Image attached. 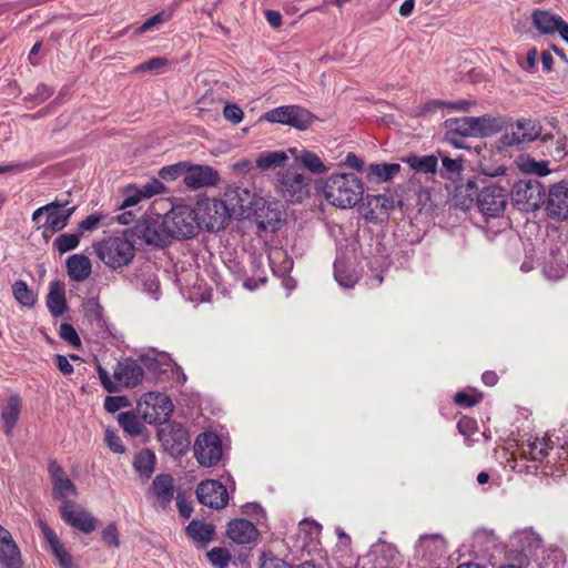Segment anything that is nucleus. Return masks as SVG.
I'll list each match as a JSON object with an SVG mask.
<instances>
[{
    "label": "nucleus",
    "instance_id": "obj_1",
    "mask_svg": "<svg viewBox=\"0 0 568 568\" xmlns=\"http://www.w3.org/2000/svg\"><path fill=\"white\" fill-rule=\"evenodd\" d=\"M444 140L456 149H466L465 138L489 136L500 130L498 121L487 114L450 118L444 122Z\"/></svg>",
    "mask_w": 568,
    "mask_h": 568
},
{
    "label": "nucleus",
    "instance_id": "obj_2",
    "mask_svg": "<svg viewBox=\"0 0 568 568\" xmlns=\"http://www.w3.org/2000/svg\"><path fill=\"white\" fill-rule=\"evenodd\" d=\"M459 194L465 195L470 202L476 200L479 211L489 217L499 216L507 206L508 190L498 183L483 181L479 187L475 181H468L458 187Z\"/></svg>",
    "mask_w": 568,
    "mask_h": 568
},
{
    "label": "nucleus",
    "instance_id": "obj_3",
    "mask_svg": "<svg viewBox=\"0 0 568 568\" xmlns=\"http://www.w3.org/2000/svg\"><path fill=\"white\" fill-rule=\"evenodd\" d=\"M325 199L339 209H352L363 199L364 185L353 173L332 174L323 186Z\"/></svg>",
    "mask_w": 568,
    "mask_h": 568
},
{
    "label": "nucleus",
    "instance_id": "obj_4",
    "mask_svg": "<svg viewBox=\"0 0 568 568\" xmlns=\"http://www.w3.org/2000/svg\"><path fill=\"white\" fill-rule=\"evenodd\" d=\"M93 248L98 257L112 270L128 266L135 256L134 245L123 235L109 236L95 242Z\"/></svg>",
    "mask_w": 568,
    "mask_h": 568
},
{
    "label": "nucleus",
    "instance_id": "obj_5",
    "mask_svg": "<svg viewBox=\"0 0 568 568\" xmlns=\"http://www.w3.org/2000/svg\"><path fill=\"white\" fill-rule=\"evenodd\" d=\"M311 182L301 168L290 165L278 173L276 189L286 202L301 203L311 195Z\"/></svg>",
    "mask_w": 568,
    "mask_h": 568
},
{
    "label": "nucleus",
    "instance_id": "obj_6",
    "mask_svg": "<svg viewBox=\"0 0 568 568\" xmlns=\"http://www.w3.org/2000/svg\"><path fill=\"white\" fill-rule=\"evenodd\" d=\"M164 219L171 240L191 239L196 235L200 229L195 207L192 209L187 205L171 209L164 215Z\"/></svg>",
    "mask_w": 568,
    "mask_h": 568
},
{
    "label": "nucleus",
    "instance_id": "obj_7",
    "mask_svg": "<svg viewBox=\"0 0 568 568\" xmlns=\"http://www.w3.org/2000/svg\"><path fill=\"white\" fill-rule=\"evenodd\" d=\"M195 212L200 227L209 232L223 230L232 219L223 199H204L196 202Z\"/></svg>",
    "mask_w": 568,
    "mask_h": 568
},
{
    "label": "nucleus",
    "instance_id": "obj_8",
    "mask_svg": "<svg viewBox=\"0 0 568 568\" xmlns=\"http://www.w3.org/2000/svg\"><path fill=\"white\" fill-rule=\"evenodd\" d=\"M545 195L546 187L535 179L519 180L511 189L514 205L526 212L538 210L545 203Z\"/></svg>",
    "mask_w": 568,
    "mask_h": 568
},
{
    "label": "nucleus",
    "instance_id": "obj_9",
    "mask_svg": "<svg viewBox=\"0 0 568 568\" xmlns=\"http://www.w3.org/2000/svg\"><path fill=\"white\" fill-rule=\"evenodd\" d=\"M132 235L148 245L164 247L171 243L164 216H145L136 221Z\"/></svg>",
    "mask_w": 568,
    "mask_h": 568
},
{
    "label": "nucleus",
    "instance_id": "obj_10",
    "mask_svg": "<svg viewBox=\"0 0 568 568\" xmlns=\"http://www.w3.org/2000/svg\"><path fill=\"white\" fill-rule=\"evenodd\" d=\"M193 450L201 466L212 467L222 458L221 438L214 433H202L196 437Z\"/></svg>",
    "mask_w": 568,
    "mask_h": 568
},
{
    "label": "nucleus",
    "instance_id": "obj_11",
    "mask_svg": "<svg viewBox=\"0 0 568 568\" xmlns=\"http://www.w3.org/2000/svg\"><path fill=\"white\" fill-rule=\"evenodd\" d=\"M258 229L275 232L284 220L283 204L280 201L258 199L253 209Z\"/></svg>",
    "mask_w": 568,
    "mask_h": 568
},
{
    "label": "nucleus",
    "instance_id": "obj_12",
    "mask_svg": "<svg viewBox=\"0 0 568 568\" xmlns=\"http://www.w3.org/2000/svg\"><path fill=\"white\" fill-rule=\"evenodd\" d=\"M163 447L173 456L184 454L190 446L189 432L179 423H169L158 432Z\"/></svg>",
    "mask_w": 568,
    "mask_h": 568
},
{
    "label": "nucleus",
    "instance_id": "obj_13",
    "mask_svg": "<svg viewBox=\"0 0 568 568\" xmlns=\"http://www.w3.org/2000/svg\"><path fill=\"white\" fill-rule=\"evenodd\" d=\"M223 201L232 217L242 219L248 216L255 205V196L245 187H227Z\"/></svg>",
    "mask_w": 568,
    "mask_h": 568
},
{
    "label": "nucleus",
    "instance_id": "obj_14",
    "mask_svg": "<svg viewBox=\"0 0 568 568\" xmlns=\"http://www.w3.org/2000/svg\"><path fill=\"white\" fill-rule=\"evenodd\" d=\"M60 515L65 524L84 534H91L97 529L98 521L93 515L71 500L61 504Z\"/></svg>",
    "mask_w": 568,
    "mask_h": 568
},
{
    "label": "nucleus",
    "instance_id": "obj_15",
    "mask_svg": "<svg viewBox=\"0 0 568 568\" xmlns=\"http://www.w3.org/2000/svg\"><path fill=\"white\" fill-rule=\"evenodd\" d=\"M197 500L207 507L222 509L229 503L226 487L219 480L207 479L199 484L196 488Z\"/></svg>",
    "mask_w": 568,
    "mask_h": 568
},
{
    "label": "nucleus",
    "instance_id": "obj_16",
    "mask_svg": "<svg viewBox=\"0 0 568 568\" xmlns=\"http://www.w3.org/2000/svg\"><path fill=\"white\" fill-rule=\"evenodd\" d=\"M220 181L219 172L209 165L191 164L186 162L184 184L192 189L197 190L207 186H214Z\"/></svg>",
    "mask_w": 568,
    "mask_h": 568
},
{
    "label": "nucleus",
    "instance_id": "obj_17",
    "mask_svg": "<svg viewBox=\"0 0 568 568\" xmlns=\"http://www.w3.org/2000/svg\"><path fill=\"white\" fill-rule=\"evenodd\" d=\"M547 214L558 221L568 219V186L560 182L550 186L546 201Z\"/></svg>",
    "mask_w": 568,
    "mask_h": 568
},
{
    "label": "nucleus",
    "instance_id": "obj_18",
    "mask_svg": "<svg viewBox=\"0 0 568 568\" xmlns=\"http://www.w3.org/2000/svg\"><path fill=\"white\" fill-rule=\"evenodd\" d=\"M54 209L49 210L42 229L47 232L57 233L63 230L70 221V217L77 210V206L67 207L69 201L54 200L50 202Z\"/></svg>",
    "mask_w": 568,
    "mask_h": 568
},
{
    "label": "nucleus",
    "instance_id": "obj_19",
    "mask_svg": "<svg viewBox=\"0 0 568 568\" xmlns=\"http://www.w3.org/2000/svg\"><path fill=\"white\" fill-rule=\"evenodd\" d=\"M149 494L154 498V506L165 509L174 497V479L170 474L154 477Z\"/></svg>",
    "mask_w": 568,
    "mask_h": 568
},
{
    "label": "nucleus",
    "instance_id": "obj_20",
    "mask_svg": "<svg viewBox=\"0 0 568 568\" xmlns=\"http://www.w3.org/2000/svg\"><path fill=\"white\" fill-rule=\"evenodd\" d=\"M226 536L237 545H248L257 540L258 530L250 520L237 518L229 521Z\"/></svg>",
    "mask_w": 568,
    "mask_h": 568
},
{
    "label": "nucleus",
    "instance_id": "obj_21",
    "mask_svg": "<svg viewBox=\"0 0 568 568\" xmlns=\"http://www.w3.org/2000/svg\"><path fill=\"white\" fill-rule=\"evenodd\" d=\"M114 377L125 387H135L142 382L144 371L136 361L124 358L118 363Z\"/></svg>",
    "mask_w": 568,
    "mask_h": 568
},
{
    "label": "nucleus",
    "instance_id": "obj_22",
    "mask_svg": "<svg viewBox=\"0 0 568 568\" xmlns=\"http://www.w3.org/2000/svg\"><path fill=\"white\" fill-rule=\"evenodd\" d=\"M366 207L364 216L367 221H376L377 214H384L385 216L394 207V200L388 194H367L366 195Z\"/></svg>",
    "mask_w": 568,
    "mask_h": 568
},
{
    "label": "nucleus",
    "instance_id": "obj_23",
    "mask_svg": "<svg viewBox=\"0 0 568 568\" xmlns=\"http://www.w3.org/2000/svg\"><path fill=\"white\" fill-rule=\"evenodd\" d=\"M540 134V126L535 121L519 120L511 136L506 135V144H521L536 140Z\"/></svg>",
    "mask_w": 568,
    "mask_h": 568
},
{
    "label": "nucleus",
    "instance_id": "obj_24",
    "mask_svg": "<svg viewBox=\"0 0 568 568\" xmlns=\"http://www.w3.org/2000/svg\"><path fill=\"white\" fill-rule=\"evenodd\" d=\"M288 151L295 156L294 165L298 168L302 166L316 175L324 174L328 171V168L316 153L308 150H302L296 153L297 150L295 148L288 149Z\"/></svg>",
    "mask_w": 568,
    "mask_h": 568
},
{
    "label": "nucleus",
    "instance_id": "obj_25",
    "mask_svg": "<svg viewBox=\"0 0 568 568\" xmlns=\"http://www.w3.org/2000/svg\"><path fill=\"white\" fill-rule=\"evenodd\" d=\"M145 403L148 405H152L156 413V416L153 419H151L150 423L162 424L166 422L173 413L174 407L171 398L163 394L149 393L146 395Z\"/></svg>",
    "mask_w": 568,
    "mask_h": 568
},
{
    "label": "nucleus",
    "instance_id": "obj_26",
    "mask_svg": "<svg viewBox=\"0 0 568 568\" xmlns=\"http://www.w3.org/2000/svg\"><path fill=\"white\" fill-rule=\"evenodd\" d=\"M67 271L71 280L82 282L90 276L92 264L87 255L73 254L67 260Z\"/></svg>",
    "mask_w": 568,
    "mask_h": 568
},
{
    "label": "nucleus",
    "instance_id": "obj_27",
    "mask_svg": "<svg viewBox=\"0 0 568 568\" xmlns=\"http://www.w3.org/2000/svg\"><path fill=\"white\" fill-rule=\"evenodd\" d=\"M47 306L54 317H59L67 311V300L64 284L59 281L50 283L49 294L47 296Z\"/></svg>",
    "mask_w": 568,
    "mask_h": 568
},
{
    "label": "nucleus",
    "instance_id": "obj_28",
    "mask_svg": "<svg viewBox=\"0 0 568 568\" xmlns=\"http://www.w3.org/2000/svg\"><path fill=\"white\" fill-rule=\"evenodd\" d=\"M561 17L547 10H535L531 14L534 27L542 34H554L557 32Z\"/></svg>",
    "mask_w": 568,
    "mask_h": 568
},
{
    "label": "nucleus",
    "instance_id": "obj_29",
    "mask_svg": "<svg viewBox=\"0 0 568 568\" xmlns=\"http://www.w3.org/2000/svg\"><path fill=\"white\" fill-rule=\"evenodd\" d=\"M185 531L192 540L199 542L204 548L213 539L215 527L212 524L192 520L186 526Z\"/></svg>",
    "mask_w": 568,
    "mask_h": 568
},
{
    "label": "nucleus",
    "instance_id": "obj_30",
    "mask_svg": "<svg viewBox=\"0 0 568 568\" xmlns=\"http://www.w3.org/2000/svg\"><path fill=\"white\" fill-rule=\"evenodd\" d=\"M20 410L21 398L19 397V395L13 394L8 398L6 406L1 412V419L3 422L4 433L7 436L11 435L12 429L16 426L17 420L19 418Z\"/></svg>",
    "mask_w": 568,
    "mask_h": 568
},
{
    "label": "nucleus",
    "instance_id": "obj_31",
    "mask_svg": "<svg viewBox=\"0 0 568 568\" xmlns=\"http://www.w3.org/2000/svg\"><path fill=\"white\" fill-rule=\"evenodd\" d=\"M0 565L2 568H23L20 549L13 539L0 544Z\"/></svg>",
    "mask_w": 568,
    "mask_h": 568
},
{
    "label": "nucleus",
    "instance_id": "obj_32",
    "mask_svg": "<svg viewBox=\"0 0 568 568\" xmlns=\"http://www.w3.org/2000/svg\"><path fill=\"white\" fill-rule=\"evenodd\" d=\"M412 170L423 173H435L438 166V159L435 155H408L403 159Z\"/></svg>",
    "mask_w": 568,
    "mask_h": 568
},
{
    "label": "nucleus",
    "instance_id": "obj_33",
    "mask_svg": "<svg viewBox=\"0 0 568 568\" xmlns=\"http://www.w3.org/2000/svg\"><path fill=\"white\" fill-rule=\"evenodd\" d=\"M400 171L398 163H378L369 164L367 175L375 178L377 182H387Z\"/></svg>",
    "mask_w": 568,
    "mask_h": 568
},
{
    "label": "nucleus",
    "instance_id": "obj_34",
    "mask_svg": "<svg viewBox=\"0 0 568 568\" xmlns=\"http://www.w3.org/2000/svg\"><path fill=\"white\" fill-rule=\"evenodd\" d=\"M154 465L155 455L149 448L141 449L136 454L133 462V466L136 473H139L142 476H145L146 478H149L151 474L154 471Z\"/></svg>",
    "mask_w": 568,
    "mask_h": 568
},
{
    "label": "nucleus",
    "instance_id": "obj_35",
    "mask_svg": "<svg viewBox=\"0 0 568 568\" xmlns=\"http://www.w3.org/2000/svg\"><path fill=\"white\" fill-rule=\"evenodd\" d=\"M315 121V116L305 108L293 105V112L290 115L288 125L304 131Z\"/></svg>",
    "mask_w": 568,
    "mask_h": 568
},
{
    "label": "nucleus",
    "instance_id": "obj_36",
    "mask_svg": "<svg viewBox=\"0 0 568 568\" xmlns=\"http://www.w3.org/2000/svg\"><path fill=\"white\" fill-rule=\"evenodd\" d=\"M12 294L16 301L26 307H32L37 302V295L22 280H18L12 284Z\"/></svg>",
    "mask_w": 568,
    "mask_h": 568
},
{
    "label": "nucleus",
    "instance_id": "obj_37",
    "mask_svg": "<svg viewBox=\"0 0 568 568\" xmlns=\"http://www.w3.org/2000/svg\"><path fill=\"white\" fill-rule=\"evenodd\" d=\"M118 422L122 429L131 436H139L144 429L143 424L133 412L121 413Z\"/></svg>",
    "mask_w": 568,
    "mask_h": 568
},
{
    "label": "nucleus",
    "instance_id": "obj_38",
    "mask_svg": "<svg viewBox=\"0 0 568 568\" xmlns=\"http://www.w3.org/2000/svg\"><path fill=\"white\" fill-rule=\"evenodd\" d=\"M77 487L68 478H58L52 484V496L54 499H59L64 503V500H69L68 496H75Z\"/></svg>",
    "mask_w": 568,
    "mask_h": 568
},
{
    "label": "nucleus",
    "instance_id": "obj_39",
    "mask_svg": "<svg viewBox=\"0 0 568 568\" xmlns=\"http://www.w3.org/2000/svg\"><path fill=\"white\" fill-rule=\"evenodd\" d=\"M286 160L287 155L284 151L264 152L256 159V165L261 170H268L280 166Z\"/></svg>",
    "mask_w": 568,
    "mask_h": 568
},
{
    "label": "nucleus",
    "instance_id": "obj_40",
    "mask_svg": "<svg viewBox=\"0 0 568 568\" xmlns=\"http://www.w3.org/2000/svg\"><path fill=\"white\" fill-rule=\"evenodd\" d=\"M80 233H63L57 236L53 241V247L60 253L64 254L78 247L80 243Z\"/></svg>",
    "mask_w": 568,
    "mask_h": 568
},
{
    "label": "nucleus",
    "instance_id": "obj_41",
    "mask_svg": "<svg viewBox=\"0 0 568 568\" xmlns=\"http://www.w3.org/2000/svg\"><path fill=\"white\" fill-rule=\"evenodd\" d=\"M292 112L293 105H282L267 111L263 118L271 123L288 125L290 115Z\"/></svg>",
    "mask_w": 568,
    "mask_h": 568
},
{
    "label": "nucleus",
    "instance_id": "obj_42",
    "mask_svg": "<svg viewBox=\"0 0 568 568\" xmlns=\"http://www.w3.org/2000/svg\"><path fill=\"white\" fill-rule=\"evenodd\" d=\"M84 315L90 322L97 323V325L102 326L104 324V320L102 317V306L95 298H89L83 304Z\"/></svg>",
    "mask_w": 568,
    "mask_h": 568
},
{
    "label": "nucleus",
    "instance_id": "obj_43",
    "mask_svg": "<svg viewBox=\"0 0 568 568\" xmlns=\"http://www.w3.org/2000/svg\"><path fill=\"white\" fill-rule=\"evenodd\" d=\"M209 561L215 568H226L230 560L231 554L226 548L214 547L206 554Z\"/></svg>",
    "mask_w": 568,
    "mask_h": 568
},
{
    "label": "nucleus",
    "instance_id": "obj_44",
    "mask_svg": "<svg viewBox=\"0 0 568 568\" xmlns=\"http://www.w3.org/2000/svg\"><path fill=\"white\" fill-rule=\"evenodd\" d=\"M549 443L547 438H535L529 443V454L532 460L542 462L549 454Z\"/></svg>",
    "mask_w": 568,
    "mask_h": 568
},
{
    "label": "nucleus",
    "instance_id": "obj_45",
    "mask_svg": "<svg viewBox=\"0 0 568 568\" xmlns=\"http://www.w3.org/2000/svg\"><path fill=\"white\" fill-rule=\"evenodd\" d=\"M186 162H179L160 169L159 176L165 181H174L181 176L185 178Z\"/></svg>",
    "mask_w": 568,
    "mask_h": 568
},
{
    "label": "nucleus",
    "instance_id": "obj_46",
    "mask_svg": "<svg viewBox=\"0 0 568 568\" xmlns=\"http://www.w3.org/2000/svg\"><path fill=\"white\" fill-rule=\"evenodd\" d=\"M169 64V60L164 57H155L143 63H140L136 68V72L153 71L156 74L163 73Z\"/></svg>",
    "mask_w": 568,
    "mask_h": 568
},
{
    "label": "nucleus",
    "instance_id": "obj_47",
    "mask_svg": "<svg viewBox=\"0 0 568 568\" xmlns=\"http://www.w3.org/2000/svg\"><path fill=\"white\" fill-rule=\"evenodd\" d=\"M334 276L343 287H352L357 281L355 275L346 273L345 264L341 260H336L334 263Z\"/></svg>",
    "mask_w": 568,
    "mask_h": 568
},
{
    "label": "nucleus",
    "instance_id": "obj_48",
    "mask_svg": "<svg viewBox=\"0 0 568 568\" xmlns=\"http://www.w3.org/2000/svg\"><path fill=\"white\" fill-rule=\"evenodd\" d=\"M60 337L73 347L81 346V339L75 328L69 323H62L59 331Z\"/></svg>",
    "mask_w": 568,
    "mask_h": 568
},
{
    "label": "nucleus",
    "instance_id": "obj_49",
    "mask_svg": "<svg viewBox=\"0 0 568 568\" xmlns=\"http://www.w3.org/2000/svg\"><path fill=\"white\" fill-rule=\"evenodd\" d=\"M144 196L142 195L140 189L131 185L128 186L124 191V197L122 203L120 204V209L124 210L130 206L136 205Z\"/></svg>",
    "mask_w": 568,
    "mask_h": 568
},
{
    "label": "nucleus",
    "instance_id": "obj_50",
    "mask_svg": "<svg viewBox=\"0 0 568 568\" xmlns=\"http://www.w3.org/2000/svg\"><path fill=\"white\" fill-rule=\"evenodd\" d=\"M102 540L106 546H112L114 548L120 547V537H119V530L115 525V523L109 524L102 531H101Z\"/></svg>",
    "mask_w": 568,
    "mask_h": 568
},
{
    "label": "nucleus",
    "instance_id": "obj_51",
    "mask_svg": "<svg viewBox=\"0 0 568 568\" xmlns=\"http://www.w3.org/2000/svg\"><path fill=\"white\" fill-rule=\"evenodd\" d=\"M105 444L109 449L115 454H123L125 447L122 445L121 438L113 429L108 428L104 437Z\"/></svg>",
    "mask_w": 568,
    "mask_h": 568
},
{
    "label": "nucleus",
    "instance_id": "obj_52",
    "mask_svg": "<svg viewBox=\"0 0 568 568\" xmlns=\"http://www.w3.org/2000/svg\"><path fill=\"white\" fill-rule=\"evenodd\" d=\"M140 191L144 199H150L154 195L163 193L165 191V186L160 180L152 179L146 184H144Z\"/></svg>",
    "mask_w": 568,
    "mask_h": 568
},
{
    "label": "nucleus",
    "instance_id": "obj_53",
    "mask_svg": "<svg viewBox=\"0 0 568 568\" xmlns=\"http://www.w3.org/2000/svg\"><path fill=\"white\" fill-rule=\"evenodd\" d=\"M457 428L463 436L470 437L477 432L478 425L476 419L468 416H463L457 423Z\"/></svg>",
    "mask_w": 568,
    "mask_h": 568
},
{
    "label": "nucleus",
    "instance_id": "obj_54",
    "mask_svg": "<svg viewBox=\"0 0 568 568\" xmlns=\"http://www.w3.org/2000/svg\"><path fill=\"white\" fill-rule=\"evenodd\" d=\"M480 400V394H468L466 392H458L454 397V402L463 407H473L477 405Z\"/></svg>",
    "mask_w": 568,
    "mask_h": 568
},
{
    "label": "nucleus",
    "instance_id": "obj_55",
    "mask_svg": "<svg viewBox=\"0 0 568 568\" xmlns=\"http://www.w3.org/2000/svg\"><path fill=\"white\" fill-rule=\"evenodd\" d=\"M53 94V89L48 87L47 84H39L36 89L34 94L24 98L26 101L30 100L36 104H40L48 100Z\"/></svg>",
    "mask_w": 568,
    "mask_h": 568
},
{
    "label": "nucleus",
    "instance_id": "obj_56",
    "mask_svg": "<svg viewBox=\"0 0 568 568\" xmlns=\"http://www.w3.org/2000/svg\"><path fill=\"white\" fill-rule=\"evenodd\" d=\"M102 220H103V215L100 213L90 214L89 216H87L84 220H82L79 223V233L82 234L85 231L95 230Z\"/></svg>",
    "mask_w": 568,
    "mask_h": 568
},
{
    "label": "nucleus",
    "instance_id": "obj_57",
    "mask_svg": "<svg viewBox=\"0 0 568 568\" xmlns=\"http://www.w3.org/2000/svg\"><path fill=\"white\" fill-rule=\"evenodd\" d=\"M224 118L232 122L233 124H237L243 120V111L240 106L233 103H226L223 110Z\"/></svg>",
    "mask_w": 568,
    "mask_h": 568
},
{
    "label": "nucleus",
    "instance_id": "obj_58",
    "mask_svg": "<svg viewBox=\"0 0 568 568\" xmlns=\"http://www.w3.org/2000/svg\"><path fill=\"white\" fill-rule=\"evenodd\" d=\"M52 551L57 557L61 568H73L72 556L67 551L63 545L58 546L57 548L52 549Z\"/></svg>",
    "mask_w": 568,
    "mask_h": 568
},
{
    "label": "nucleus",
    "instance_id": "obj_59",
    "mask_svg": "<svg viewBox=\"0 0 568 568\" xmlns=\"http://www.w3.org/2000/svg\"><path fill=\"white\" fill-rule=\"evenodd\" d=\"M126 405L124 396H106L104 399V409L109 413H115Z\"/></svg>",
    "mask_w": 568,
    "mask_h": 568
},
{
    "label": "nucleus",
    "instance_id": "obj_60",
    "mask_svg": "<svg viewBox=\"0 0 568 568\" xmlns=\"http://www.w3.org/2000/svg\"><path fill=\"white\" fill-rule=\"evenodd\" d=\"M443 168L448 174H456L463 170V159H450L448 156L442 158Z\"/></svg>",
    "mask_w": 568,
    "mask_h": 568
},
{
    "label": "nucleus",
    "instance_id": "obj_61",
    "mask_svg": "<svg viewBox=\"0 0 568 568\" xmlns=\"http://www.w3.org/2000/svg\"><path fill=\"white\" fill-rule=\"evenodd\" d=\"M260 568H293L286 561L276 557H266L265 555L261 558Z\"/></svg>",
    "mask_w": 568,
    "mask_h": 568
},
{
    "label": "nucleus",
    "instance_id": "obj_62",
    "mask_svg": "<svg viewBox=\"0 0 568 568\" xmlns=\"http://www.w3.org/2000/svg\"><path fill=\"white\" fill-rule=\"evenodd\" d=\"M476 104L473 100H466L460 99L457 101H446V108L454 110V111H460V112H468L471 106Z\"/></svg>",
    "mask_w": 568,
    "mask_h": 568
},
{
    "label": "nucleus",
    "instance_id": "obj_63",
    "mask_svg": "<svg viewBox=\"0 0 568 568\" xmlns=\"http://www.w3.org/2000/svg\"><path fill=\"white\" fill-rule=\"evenodd\" d=\"M98 374L101 381L103 388L109 393H114L118 390L116 385L112 382L109 373L101 366H98Z\"/></svg>",
    "mask_w": 568,
    "mask_h": 568
},
{
    "label": "nucleus",
    "instance_id": "obj_64",
    "mask_svg": "<svg viewBox=\"0 0 568 568\" xmlns=\"http://www.w3.org/2000/svg\"><path fill=\"white\" fill-rule=\"evenodd\" d=\"M163 21H164V14L162 12L156 13V14L152 16L151 18H149L143 24H141L135 30V33L142 34V33L151 30L154 26L162 23Z\"/></svg>",
    "mask_w": 568,
    "mask_h": 568
}]
</instances>
